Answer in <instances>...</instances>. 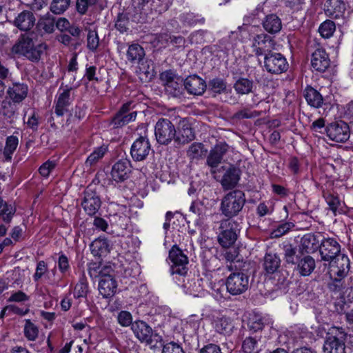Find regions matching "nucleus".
I'll return each instance as SVG.
<instances>
[{
    "mask_svg": "<svg viewBox=\"0 0 353 353\" xmlns=\"http://www.w3.org/2000/svg\"><path fill=\"white\" fill-rule=\"evenodd\" d=\"M46 46L44 43L35 45L33 39L28 34L22 35L12 48L14 54L26 57L32 61H38Z\"/></svg>",
    "mask_w": 353,
    "mask_h": 353,
    "instance_id": "1",
    "label": "nucleus"
},
{
    "mask_svg": "<svg viewBox=\"0 0 353 353\" xmlns=\"http://www.w3.org/2000/svg\"><path fill=\"white\" fill-rule=\"evenodd\" d=\"M245 203V194L241 190H233L224 196L221 203V211L223 215L231 218L236 216Z\"/></svg>",
    "mask_w": 353,
    "mask_h": 353,
    "instance_id": "2",
    "label": "nucleus"
},
{
    "mask_svg": "<svg viewBox=\"0 0 353 353\" xmlns=\"http://www.w3.org/2000/svg\"><path fill=\"white\" fill-rule=\"evenodd\" d=\"M134 108V105L132 101L123 103L112 118L110 125L114 128H120L134 121L137 116V111L133 110Z\"/></svg>",
    "mask_w": 353,
    "mask_h": 353,
    "instance_id": "3",
    "label": "nucleus"
},
{
    "mask_svg": "<svg viewBox=\"0 0 353 353\" xmlns=\"http://www.w3.org/2000/svg\"><path fill=\"white\" fill-rule=\"evenodd\" d=\"M225 284L229 294L239 295L248 289L249 276L243 272H234L228 276Z\"/></svg>",
    "mask_w": 353,
    "mask_h": 353,
    "instance_id": "4",
    "label": "nucleus"
},
{
    "mask_svg": "<svg viewBox=\"0 0 353 353\" xmlns=\"http://www.w3.org/2000/svg\"><path fill=\"white\" fill-rule=\"evenodd\" d=\"M288 66L287 59L281 53L269 52L264 57V67L270 73H283L288 70Z\"/></svg>",
    "mask_w": 353,
    "mask_h": 353,
    "instance_id": "5",
    "label": "nucleus"
},
{
    "mask_svg": "<svg viewBox=\"0 0 353 353\" xmlns=\"http://www.w3.org/2000/svg\"><path fill=\"white\" fill-rule=\"evenodd\" d=\"M329 261L331 277L339 281L347 275L350 269V260L346 255L339 254Z\"/></svg>",
    "mask_w": 353,
    "mask_h": 353,
    "instance_id": "6",
    "label": "nucleus"
},
{
    "mask_svg": "<svg viewBox=\"0 0 353 353\" xmlns=\"http://www.w3.org/2000/svg\"><path fill=\"white\" fill-rule=\"evenodd\" d=\"M169 258L172 265V274L185 275L188 272V258L176 245H174L169 252Z\"/></svg>",
    "mask_w": 353,
    "mask_h": 353,
    "instance_id": "7",
    "label": "nucleus"
},
{
    "mask_svg": "<svg viewBox=\"0 0 353 353\" xmlns=\"http://www.w3.org/2000/svg\"><path fill=\"white\" fill-rule=\"evenodd\" d=\"M236 223L232 220L223 221L221 223V229L218 240L220 245L224 248L232 245L237 239Z\"/></svg>",
    "mask_w": 353,
    "mask_h": 353,
    "instance_id": "8",
    "label": "nucleus"
},
{
    "mask_svg": "<svg viewBox=\"0 0 353 353\" xmlns=\"http://www.w3.org/2000/svg\"><path fill=\"white\" fill-rule=\"evenodd\" d=\"M176 136L174 125L168 119H159L156 123V140L161 144H168Z\"/></svg>",
    "mask_w": 353,
    "mask_h": 353,
    "instance_id": "9",
    "label": "nucleus"
},
{
    "mask_svg": "<svg viewBox=\"0 0 353 353\" xmlns=\"http://www.w3.org/2000/svg\"><path fill=\"white\" fill-rule=\"evenodd\" d=\"M325 130L329 139L336 142H345L350 137L349 126L342 121L330 123Z\"/></svg>",
    "mask_w": 353,
    "mask_h": 353,
    "instance_id": "10",
    "label": "nucleus"
},
{
    "mask_svg": "<svg viewBox=\"0 0 353 353\" xmlns=\"http://www.w3.org/2000/svg\"><path fill=\"white\" fill-rule=\"evenodd\" d=\"M131 173V162L128 159H122L117 161L112 167L110 175L117 183L123 182L128 179Z\"/></svg>",
    "mask_w": 353,
    "mask_h": 353,
    "instance_id": "11",
    "label": "nucleus"
},
{
    "mask_svg": "<svg viewBox=\"0 0 353 353\" xmlns=\"http://www.w3.org/2000/svg\"><path fill=\"white\" fill-rule=\"evenodd\" d=\"M101 205V201L97 192L90 188H87L84 192V197L81 203V205L87 214L89 216L94 215L99 210Z\"/></svg>",
    "mask_w": 353,
    "mask_h": 353,
    "instance_id": "12",
    "label": "nucleus"
},
{
    "mask_svg": "<svg viewBox=\"0 0 353 353\" xmlns=\"http://www.w3.org/2000/svg\"><path fill=\"white\" fill-rule=\"evenodd\" d=\"M321 259L329 261L341 253V246L339 243L332 238L325 239L320 247Z\"/></svg>",
    "mask_w": 353,
    "mask_h": 353,
    "instance_id": "13",
    "label": "nucleus"
},
{
    "mask_svg": "<svg viewBox=\"0 0 353 353\" xmlns=\"http://www.w3.org/2000/svg\"><path fill=\"white\" fill-rule=\"evenodd\" d=\"M150 151V144L147 139L141 137L132 145L130 154L136 161L144 160Z\"/></svg>",
    "mask_w": 353,
    "mask_h": 353,
    "instance_id": "14",
    "label": "nucleus"
},
{
    "mask_svg": "<svg viewBox=\"0 0 353 353\" xmlns=\"http://www.w3.org/2000/svg\"><path fill=\"white\" fill-rule=\"evenodd\" d=\"M272 46L273 41L271 38L265 34H261L254 37L252 46L256 56H265L270 52Z\"/></svg>",
    "mask_w": 353,
    "mask_h": 353,
    "instance_id": "15",
    "label": "nucleus"
},
{
    "mask_svg": "<svg viewBox=\"0 0 353 353\" xmlns=\"http://www.w3.org/2000/svg\"><path fill=\"white\" fill-rule=\"evenodd\" d=\"M212 325L217 333L223 335H230L234 328L233 320L225 315H219L214 317Z\"/></svg>",
    "mask_w": 353,
    "mask_h": 353,
    "instance_id": "16",
    "label": "nucleus"
},
{
    "mask_svg": "<svg viewBox=\"0 0 353 353\" xmlns=\"http://www.w3.org/2000/svg\"><path fill=\"white\" fill-rule=\"evenodd\" d=\"M228 145L225 142H220L210 150L208 158L207 164L212 168H216L221 162L224 154L228 150Z\"/></svg>",
    "mask_w": 353,
    "mask_h": 353,
    "instance_id": "17",
    "label": "nucleus"
},
{
    "mask_svg": "<svg viewBox=\"0 0 353 353\" xmlns=\"http://www.w3.org/2000/svg\"><path fill=\"white\" fill-rule=\"evenodd\" d=\"M135 336L142 342L150 344L152 341V330L144 321H137L131 327Z\"/></svg>",
    "mask_w": 353,
    "mask_h": 353,
    "instance_id": "18",
    "label": "nucleus"
},
{
    "mask_svg": "<svg viewBox=\"0 0 353 353\" xmlns=\"http://www.w3.org/2000/svg\"><path fill=\"white\" fill-rule=\"evenodd\" d=\"M117 281L114 277L108 276L105 279H99L98 290L103 298L112 297L117 291Z\"/></svg>",
    "mask_w": 353,
    "mask_h": 353,
    "instance_id": "19",
    "label": "nucleus"
},
{
    "mask_svg": "<svg viewBox=\"0 0 353 353\" xmlns=\"http://www.w3.org/2000/svg\"><path fill=\"white\" fill-rule=\"evenodd\" d=\"M13 23L20 30L28 31L34 26L35 17L31 11L24 10L15 17Z\"/></svg>",
    "mask_w": 353,
    "mask_h": 353,
    "instance_id": "20",
    "label": "nucleus"
},
{
    "mask_svg": "<svg viewBox=\"0 0 353 353\" xmlns=\"http://www.w3.org/2000/svg\"><path fill=\"white\" fill-rule=\"evenodd\" d=\"M311 64L316 71H325L330 65V59L326 52L323 49H316L312 54Z\"/></svg>",
    "mask_w": 353,
    "mask_h": 353,
    "instance_id": "21",
    "label": "nucleus"
},
{
    "mask_svg": "<svg viewBox=\"0 0 353 353\" xmlns=\"http://www.w3.org/2000/svg\"><path fill=\"white\" fill-rule=\"evenodd\" d=\"M184 85L190 94L194 95L202 94L206 88L205 81L197 75H192L186 78Z\"/></svg>",
    "mask_w": 353,
    "mask_h": 353,
    "instance_id": "22",
    "label": "nucleus"
},
{
    "mask_svg": "<svg viewBox=\"0 0 353 353\" xmlns=\"http://www.w3.org/2000/svg\"><path fill=\"white\" fill-rule=\"evenodd\" d=\"M345 10V5L341 0H327L324 4L325 14L331 18L341 17Z\"/></svg>",
    "mask_w": 353,
    "mask_h": 353,
    "instance_id": "23",
    "label": "nucleus"
},
{
    "mask_svg": "<svg viewBox=\"0 0 353 353\" xmlns=\"http://www.w3.org/2000/svg\"><path fill=\"white\" fill-rule=\"evenodd\" d=\"M240 179V171L233 165H230L225 172L221 184L224 190H230L234 188Z\"/></svg>",
    "mask_w": 353,
    "mask_h": 353,
    "instance_id": "24",
    "label": "nucleus"
},
{
    "mask_svg": "<svg viewBox=\"0 0 353 353\" xmlns=\"http://www.w3.org/2000/svg\"><path fill=\"white\" fill-rule=\"evenodd\" d=\"M323 350V353H345V341L336 336H328L324 341Z\"/></svg>",
    "mask_w": 353,
    "mask_h": 353,
    "instance_id": "25",
    "label": "nucleus"
},
{
    "mask_svg": "<svg viewBox=\"0 0 353 353\" xmlns=\"http://www.w3.org/2000/svg\"><path fill=\"white\" fill-rule=\"evenodd\" d=\"M70 90L71 88L64 90L57 98L54 112L58 117L63 116L68 111L70 105Z\"/></svg>",
    "mask_w": 353,
    "mask_h": 353,
    "instance_id": "26",
    "label": "nucleus"
},
{
    "mask_svg": "<svg viewBox=\"0 0 353 353\" xmlns=\"http://www.w3.org/2000/svg\"><path fill=\"white\" fill-rule=\"evenodd\" d=\"M54 25L55 18L47 13L39 19L36 28L41 35L51 34L54 30Z\"/></svg>",
    "mask_w": 353,
    "mask_h": 353,
    "instance_id": "27",
    "label": "nucleus"
},
{
    "mask_svg": "<svg viewBox=\"0 0 353 353\" xmlns=\"http://www.w3.org/2000/svg\"><path fill=\"white\" fill-rule=\"evenodd\" d=\"M27 94L28 86L24 83H14L8 90V94L14 103L21 102Z\"/></svg>",
    "mask_w": 353,
    "mask_h": 353,
    "instance_id": "28",
    "label": "nucleus"
},
{
    "mask_svg": "<svg viewBox=\"0 0 353 353\" xmlns=\"http://www.w3.org/2000/svg\"><path fill=\"white\" fill-rule=\"evenodd\" d=\"M281 260L276 253L268 252L263 259V267L267 274L274 273L279 268Z\"/></svg>",
    "mask_w": 353,
    "mask_h": 353,
    "instance_id": "29",
    "label": "nucleus"
},
{
    "mask_svg": "<svg viewBox=\"0 0 353 353\" xmlns=\"http://www.w3.org/2000/svg\"><path fill=\"white\" fill-rule=\"evenodd\" d=\"M90 250L94 256L101 257L107 255L109 252V245L105 239L99 238L90 244Z\"/></svg>",
    "mask_w": 353,
    "mask_h": 353,
    "instance_id": "30",
    "label": "nucleus"
},
{
    "mask_svg": "<svg viewBox=\"0 0 353 353\" xmlns=\"http://www.w3.org/2000/svg\"><path fill=\"white\" fill-rule=\"evenodd\" d=\"M296 268L301 275L308 276L315 268V261L310 256H301L297 263Z\"/></svg>",
    "mask_w": 353,
    "mask_h": 353,
    "instance_id": "31",
    "label": "nucleus"
},
{
    "mask_svg": "<svg viewBox=\"0 0 353 353\" xmlns=\"http://www.w3.org/2000/svg\"><path fill=\"white\" fill-rule=\"evenodd\" d=\"M225 283L223 281L217 282H209L208 286L210 289V293L212 296L218 301H222L226 299L228 293Z\"/></svg>",
    "mask_w": 353,
    "mask_h": 353,
    "instance_id": "32",
    "label": "nucleus"
},
{
    "mask_svg": "<svg viewBox=\"0 0 353 353\" xmlns=\"http://www.w3.org/2000/svg\"><path fill=\"white\" fill-rule=\"evenodd\" d=\"M304 97L307 103L314 108H319L323 104L321 94L312 87H307L304 90Z\"/></svg>",
    "mask_w": 353,
    "mask_h": 353,
    "instance_id": "33",
    "label": "nucleus"
},
{
    "mask_svg": "<svg viewBox=\"0 0 353 353\" xmlns=\"http://www.w3.org/2000/svg\"><path fill=\"white\" fill-rule=\"evenodd\" d=\"M324 198L334 216L344 212L343 207L345 204L339 199L338 196L329 193L325 194Z\"/></svg>",
    "mask_w": 353,
    "mask_h": 353,
    "instance_id": "34",
    "label": "nucleus"
},
{
    "mask_svg": "<svg viewBox=\"0 0 353 353\" xmlns=\"http://www.w3.org/2000/svg\"><path fill=\"white\" fill-rule=\"evenodd\" d=\"M15 212V207L0 197V218L3 221L10 223Z\"/></svg>",
    "mask_w": 353,
    "mask_h": 353,
    "instance_id": "35",
    "label": "nucleus"
},
{
    "mask_svg": "<svg viewBox=\"0 0 353 353\" xmlns=\"http://www.w3.org/2000/svg\"><path fill=\"white\" fill-rule=\"evenodd\" d=\"M264 29L270 33H276L281 29V19L275 14L268 15L263 22Z\"/></svg>",
    "mask_w": 353,
    "mask_h": 353,
    "instance_id": "36",
    "label": "nucleus"
},
{
    "mask_svg": "<svg viewBox=\"0 0 353 353\" xmlns=\"http://www.w3.org/2000/svg\"><path fill=\"white\" fill-rule=\"evenodd\" d=\"M145 52L143 48L139 44H132L128 47L127 51V59L132 63H139L144 57Z\"/></svg>",
    "mask_w": 353,
    "mask_h": 353,
    "instance_id": "37",
    "label": "nucleus"
},
{
    "mask_svg": "<svg viewBox=\"0 0 353 353\" xmlns=\"http://www.w3.org/2000/svg\"><path fill=\"white\" fill-rule=\"evenodd\" d=\"M101 68H97L95 65L87 64L85 65V70L84 77L88 81L99 83L103 81V78L101 75Z\"/></svg>",
    "mask_w": 353,
    "mask_h": 353,
    "instance_id": "38",
    "label": "nucleus"
},
{
    "mask_svg": "<svg viewBox=\"0 0 353 353\" xmlns=\"http://www.w3.org/2000/svg\"><path fill=\"white\" fill-rule=\"evenodd\" d=\"M108 148L105 145L98 147L88 157L85 164L88 167H92L101 159L107 152Z\"/></svg>",
    "mask_w": 353,
    "mask_h": 353,
    "instance_id": "39",
    "label": "nucleus"
},
{
    "mask_svg": "<svg viewBox=\"0 0 353 353\" xmlns=\"http://www.w3.org/2000/svg\"><path fill=\"white\" fill-rule=\"evenodd\" d=\"M19 144V139L15 136H9L6 139V146L3 150V155L6 161H10L12 156L16 150Z\"/></svg>",
    "mask_w": 353,
    "mask_h": 353,
    "instance_id": "40",
    "label": "nucleus"
},
{
    "mask_svg": "<svg viewBox=\"0 0 353 353\" xmlns=\"http://www.w3.org/2000/svg\"><path fill=\"white\" fill-rule=\"evenodd\" d=\"M88 293V283L86 278L81 276L76 284L74 290V297L75 299L85 298Z\"/></svg>",
    "mask_w": 353,
    "mask_h": 353,
    "instance_id": "41",
    "label": "nucleus"
},
{
    "mask_svg": "<svg viewBox=\"0 0 353 353\" xmlns=\"http://www.w3.org/2000/svg\"><path fill=\"white\" fill-rule=\"evenodd\" d=\"M175 137L176 141L182 143H188L194 138L192 128L187 125H183L181 128H179Z\"/></svg>",
    "mask_w": 353,
    "mask_h": 353,
    "instance_id": "42",
    "label": "nucleus"
},
{
    "mask_svg": "<svg viewBox=\"0 0 353 353\" xmlns=\"http://www.w3.org/2000/svg\"><path fill=\"white\" fill-rule=\"evenodd\" d=\"M24 336L30 341H34L39 335V328L30 319H26L23 328Z\"/></svg>",
    "mask_w": 353,
    "mask_h": 353,
    "instance_id": "43",
    "label": "nucleus"
},
{
    "mask_svg": "<svg viewBox=\"0 0 353 353\" xmlns=\"http://www.w3.org/2000/svg\"><path fill=\"white\" fill-rule=\"evenodd\" d=\"M335 30L336 25L331 20H325L319 27V32L325 39H329L332 37Z\"/></svg>",
    "mask_w": 353,
    "mask_h": 353,
    "instance_id": "44",
    "label": "nucleus"
},
{
    "mask_svg": "<svg viewBox=\"0 0 353 353\" xmlns=\"http://www.w3.org/2000/svg\"><path fill=\"white\" fill-rule=\"evenodd\" d=\"M234 88L238 94H248L252 91V82L248 79L242 78L236 81Z\"/></svg>",
    "mask_w": 353,
    "mask_h": 353,
    "instance_id": "45",
    "label": "nucleus"
},
{
    "mask_svg": "<svg viewBox=\"0 0 353 353\" xmlns=\"http://www.w3.org/2000/svg\"><path fill=\"white\" fill-rule=\"evenodd\" d=\"M206 152L207 150L204 148L202 143H194L188 150V156L192 159H199L205 156Z\"/></svg>",
    "mask_w": 353,
    "mask_h": 353,
    "instance_id": "46",
    "label": "nucleus"
},
{
    "mask_svg": "<svg viewBox=\"0 0 353 353\" xmlns=\"http://www.w3.org/2000/svg\"><path fill=\"white\" fill-rule=\"evenodd\" d=\"M70 0H52L50 11L55 14H63L69 7Z\"/></svg>",
    "mask_w": 353,
    "mask_h": 353,
    "instance_id": "47",
    "label": "nucleus"
},
{
    "mask_svg": "<svg viewBox=\"0 0 353 353\" xmlns=\"http://www.w3.org/2000/svg\"><path fill=\"white\" fill-rule=\"evenodd\" d=\"M129 18L127 14L120 13L117 17L114 27L120 33H124L129 30Z\"/></svg>",
    "mask_w": 353,
    "mask_h": 353,
    "instance_id": "48",
    "label": "nucleus"
},
{
    "mask_svg": "<svg viewBox=\"0 0 353 353\" xmlns=\"http://www.w3.org/2000/svg\"><path fill=\"white\" fill-rule=\"evenodd\" d=\"M99 45V38L95 30H89L87 35V48L92 52L97 51Z\"/></svg>",
    "mask_w": 353,
    "mask_h": 353,
    "instance_id": "49",
    "label": "nucleus"
},
{
    "mask_svg": "<svg viewBox=\"0 0 353 353\" xmlns=\"http://www.w3.org/2000/svg\"><path fill=\"white\" fill-rule=\"evenodd\" d=\"M242 348L245 353H258V343L254 337H246L243 342Z\"/></svg>",
    "mask_w": 353,
    "mask_h": 353,
    "instance_id": "50",
    "label": "nucleus"
},
{
    "mask_svg": "<svg viewBox=\"0 0 353 353\" xmlns=\"http://www.w3.org/2000/svg\"><path fill=\"white\" fill-rule=\"evenodd\" d=\"M294 224L292 222H285L279 225L276 228L271 232V236L272 238H279L288 233Z\"/></svg>",
    "mask_w": 353,
    "mask_h": 353,
    "instance_id": "51",
    "label": "nucleus"
},
{
    "mask_svg": "<svg viewBox=\"0 0 353 353\" xmlns=\"http://www.w3.org/2000/svg\"><path fill=\"white\" fill-rule=\"evenodd\" d=\"M301 258L296 254V251L292 245H288L285 248V260L286 263L289 264L295 265L298 263L299 261Z\"/></svg>",
    "mask_w": 353,
    "mask_h": 353,
    "instance_id": "52",
    "label": "nucleus"
},
{
    "mask_svg": "<svg viewBox=\"0 0 353 353\" xmlns=\"http://www.w3.org/2000/svg\"><path fill=\"white\" fill-rule=\"evenodd\" d=\"M16 106L9 101H3L1 104V114L4 117L11 119L14 117Z\"/></svg>",
    "mask_w": 353,
    "mask_h": 353,
    "instance_id": "53",
    "label": "nucleus"
},
{
    "mask_svg": "<svg viewBox=\"0 0 353 353\" xmlns=\"http://www.w3.org/2000/svg\"><path fill=\"white\" fill-rule=\"evenodd\" d=\"M264 325V318L258 315H254L250 318L248 322L250 329L254 332L262 330Z\"/></svg>",
    "mask_w": 353,
    "mask_h": 353,
    "instance_id": "54",
    "label": "nucleus"
},
{
    "mask_svg": "<svg viewBox=\"0 0 353 353\" xmlns=\"http://www.w3.org/2000/svg\"><path fill=\"white\" fill-rule=\"evenodd\" d=\"M48 272V265L44 261H39L36 267L35 272L33 275L34 281H39Z\"/></svg>",
    "mask_w": 353,
    "mask_h": 353,
    "instance_id": "55",
    "label": "nucleus"
},
{
    "mask_svg": "<svg viewBox=\"0 0 353 353\" xmlns=\"http://www.w3.org/2000/svg\"><path fill=\"white\" fill-rule=\"evenodd\" d=\"M182 20L184 23L189 26H194L196 23H203L204 18L199 15L194 14V13H187L181 17Z\"/></svg>",
    "mask_w": 353,
    "mask_h": 353,
    "instance_id": "56",
    "label": "nucleus"
},
{
    "mask_svg": "<svg viewBox=\"0 0 353 353\" xmlns=\"http://www.w3.org/2000/svg\"><path fill=\"white\" fill-rule=\"evenodd\" d=\"M55 161L48 160L40 166L39 172L43 177L47 178L49 176L50 172L55 168Z\"/></svg>",
    "mask_w": 353,
    "mask_h": 353,
    "instance_id": "57",
    "label": "nucleus"
},
{
    "mask_svg": "<svg viewBox=\"0 0 353 353\" xmlns=\"http://www.w3.org/2000/svg\"><path fill=\"white\" fill-rule=\"evenodd\" d=\"M96 0H77V10L81 14H84L89 7L94 6Z\"/></svg>",
    "mask_w": 353,
    "mask_h": 353,
    "instance_id": "58",
    "label": "nucleus"
},
{
    "mask_svg": "<svg viewBox=\"0 0 353 353\" xmlns=\"http://www.w3.org/2000/svg\"><path fill=\"white\" fill-rule=\"evenodd\" d=\"M117 320L119 323L123 327L132 325L133 323L132 314L128 311L120 312L118 314Z\"/></svg>",
    "mask_w": 353,
    "mask_h": 353,
    "instance_id": "59",
    "label": "nucleus"
},
{
    "mask_svg": "<svg viewBox=\"0 0 353 353\" xmlns=\"http://www.w3.org/2000/svg\"><path fill=\"white\" fill-rule=\"evenodd\" d=\"M57 264L59 270L62 274H65L70 268L68 259L64 254L59 255Z\"/></svg>",
    "mask_w": 353,
    "mask_h": 353,
    "instance_id": "60",
    "label": "nucleus"
},
{
    "mask_svg": "<svg viewBox=\"0 0 353 353\" xmlns=\"http://www.w3.org/2000/svg\"><path fill=\"white\" fill-rule=\"evenodd\" d=\"M274 211V208L272 205H268L265 202L260 203L256 208V213L260 217L265 215L271 214Z\"/></svg>",
    "mask_w": 353,
    "mask_h": 353,
    "instance_id": "61",
    "label": "nucleus"
},
{
    "mask_svg": "<svg viewBox=\"0 0 353 353\" xmlns=\"http://www.w3.org/2000/svg\"><path fill=\"white\" fill-rule=\"evenodd\" d=\"M162 353H184V351L179 344L169 343L163 346Z\"/></svg>",
    "mask_w": 353,
    "mask_h": 353,
    "instance_id": "62",
    "label": "nucleus"
},
{
    "mask_svg": "<svg viewBox=\"0 0 353 353\" xmlns=\"http://www.w3.org/2000/svg\"><path fill=\"white\" fill-rule=\"evenodd\" d=\"M210 86L212 91L215 93H221L226 88L224 81L219 79L212 80L210 82Z\"/></svg>",
    "mask_w": 353,
    "mask_h": 353,
    "instance_id": "63",
    "label": "nucleus"
},
{
    "mask_svg": "<svg viewBox=\"0 0 353 353\" xmlns=\"http://www.w3.org/2000/svg\"><path fill=\"white\" fill-rule=\"evenodd\" d=\"M342 310L346 315L347 321L350 323H353V302L349 303H345L343 305Z\"/></svg>",
    "mask_w": 353,
    "mask_h": 353,
    "instance_id": "64",
    "label": "nucleus"
}]
</instances>
